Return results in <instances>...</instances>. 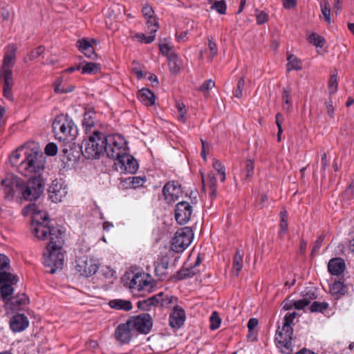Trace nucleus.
I'll return each instance as SVG.
<instances>
[{
	"label": "nucleus",
	"mask_w": 354,
	"mask_h": 354,
	"mask_svg": "<svg viewBox=\"0 0 354 354\" xmlns=\"http://www.w3.org/2000/svg\"><path fill=\"white\" fill-rule=\"evenodd\" d=\"M74 86H67L64 84L62 78H59L56 80L54 84V91L56 93H67L74 90Z\"/></svg>",
	"instance_id": "c756f323"
},
{
	"label": "nucleus",
	"mask_w": 354,
	"mask_h": 354,
	"mask_svg": "<svg viewBox=\"0 0 354 354\" xmlns=\"http://www.w3.org/2000/svg\"><path fill=\"white\" fill-rule=\"evenodd\" d=\"M214 86V82L212 80H208L203 82L201 86V91L203 93L208 92V91Z\"/></svg>",
	"instance_id": "13d9d810"
},
{
	"label": "nucleus",
	"mask_w": 354,
	"mask_h": 354,
	"mask_svg": "<svg viewBox=\"0 0 354 354\" xmlns=\"http://www.w3.org/2000/svg\"><path fill=\"white\" fill-rule=\"evenodd\" d=\"M253 169H254L253 162L251 160H248L246 161V171H247L246 176L248 178H250L253 175Z\"/></svg>",
	"instance_id": "0e129e2a"
},
{
	"label": "nucleus",
	"mask_w": 354,
	"mask_h": 354,
	"mask_svg": "<svg viewBox=\"0 0 354 354\" xmlns=\"http://www.w3.org/2000/svg\"><path fill=\"white\" fill-rule=\"evenodd\" d=\"M301 69L300 61L293 55H290L288 57L287 70L289 71L291 70L299 71Z\"/></svg>",
	"instance_id": "473e14b6"
},
{
	"label": "nucleus",
	"mask_w": 354,
	"mask_h": 354,
	"mask_svg": "<svg viewBox=\"0 0 354 354\" xmlns=\"http://www.w3.org/2000/svg\"><path fill=\"white\" fill-rule=\"evenodd\" d=\"M44 151L48 156H55L57 153V146L54 142H50L46 146Z\"/></svg>",
	"instance_id": "3c124183"
},
{
	"label": "nucleus",
	"mask_w": 354,
	"mask_h": 354,
	"mask_svg": "<svg viewBox=\"0 0 354 354\" xmlns=\"http://www.w3.org/2000/svg\"><path fill=\"white\" fill-rule=\"evenodd\" d=\"M44 190V184L40 178H30L22 189V196L26 201L37 199Z\"/></svg>",
	"instance_id": "9b49d317"
},
{
	"label": "nucleus",
	"mask_w": 354,
	"mask_h": 354,
	"mask_svg": "<svg viewBox=\"0 0 354 354\" xmlns=\"http://www.w3.org/2000/svg\"><path fill=\"white\" fill-rule=\"evenodd\" d=\"M337 74L334 73L330 75L328 82V90L329 94H334L337 91Z\"/></svg>",
	"instance_id": "c9c22d12"
},
{
	"label": "nucleus",
	"mask_w": 354,
	"mask_h": 354,
	"mask_svg": "<svg viewBox=\"0 0 354 354\" xmlns=\"http://www.w3.org/2000/svg\"><path fill=\"white\" fill-rule=\"evenodd\" d=\"M153 305V298H148L137 302V307L142 310H149Z\"/></svg>",
	"instance_id": "4c0bfd02"
},
{
	"label": "nucleus",
	"mask_w": 354,
	"mask_h": 354,
	"mask_svg": "<svg viewBox=\"0 0 354 354\" xmlns=\"http://www.w3.org/2000/svg\"><path fill=\"white\" fill-rule=\"evenodd\" d=\"M62 162L64 165H67V167L70 166V162H71L73 160L71 156V153H69V150L66 147L62 149V154L60 155ZM66 165H64L63 167L65 168Z\"/></svg>",
	"instance_id": "ea45409f"
},
{
	"label": "nucleus",
	"mask_w": 354,
	"mask_h": 354,
	"mask_svg": "<svg viewBox=\"0 0 354 354\" xmlns=\"http://www.w3.org/2000/svg\"><path fill=\"white\" fill-rule=\"evenodd\" d=\"M27 211L32 214V232L38 239L49 240L44 253V263L46 267L50 268L48 272L54 274L57 270H61L64 265L63 232L58 227L50 225L46 221V213L38 210L35 204L28 205Z\"/></svg>",
	"instance_id": "f257e3e1"
},
{
	"label": "nucleus",
	"mask_w": 354,
	"mask_h": 354,
	"mask_svg": "<svg viewBox=\"0 0 354 354\" xmlns=\"http://www.w3.org/2000/svg\"><path fill=\"white\" fill-rule=\"evenodd\" d=\"M153 325L151 317L148 313H142L134 317V329L142 334H148Z\"/></svg>",
	"instance_id": "dca6fc26"
},
{
	"label": "nucleus",
	"mask_w": 354,
	"mask_h": 354,
	"mask_svg": "<svg viewBox=\"0 0 354 354\" xmlns=\"http://www.w3.org/2000/svg\"><path fill=\"white\" fill-rule=\"evenodd\" d=\"M212 9L216 10L219 14L223 15L226 11V4L225 1H216L211 6Z\"/></svg>",
	"instance_id": "a18cd8bd"
},
{
	"label": "nucleus",
	"mask_w": 354,
	"mask_h": 354,
	"mask_svg": "<svg viewBox=\"0 0 354 354\" xmlns=\"http://www.w3.org/2000/svg\"><path fill=\"white\" fill-rule=\"evenodd\" d=\"M10 261L8 258L2 254H0V283L10 282L15 283L18 279L16 275L6 272L9 268Z\"/></svg>",
	"instance_id": "f3484780"
},
{
	"label": "nucleus",
	"mask_w": 354,
	"mask_h": 354,
	"mask_svg": "<svg viewBox=\"0 0 354 354\" xmlns=\"http://www.w3.org/2000/svg\"><path fill=\"white\" fill-rule=\"evenodd\" d=\"M146 180L145 176H134V189L142 187Z\"/></svg>",
	"instance_id": "052dcab7"
},
{
	"label": "nucleus",
	"mask_w": 354,
	"mask_h": 354,
	"mask_svg": "<svg viewBox=\"0 0 354 354\" xmlns=\"http://www.w3.org/2000/svg\"><path fill=\"white\" fill-rule=\"evenodd\" d=\"M138 99L145 105L151 106L155 104L156 97L148 88H143L138 92Z\"/></svg>",
	"instance_id": "b1692460"
},
{
	"label": "nucleus",
	"mask_w": 354,
	"mask_h": 354,
	"mask_svg": "<svg viewBox=\"0 0 354 354\" xmlns=\"http://www.w3.org/2000/svg\"><path fill=\"white\" fill-rule=\"evenodd\" d=\"M309 304H310V299H307V298H304L295 301L293 302V306H295V308L296 309L302 310L306 306H308Z\"/></svg>",
	"instance_id": "8fccbe9b"
},
{
	"label": "nucleus",
	"mask_w": 354,
	"mask_h": 354,
	"mask_svg": "<svg viewBox=\"0 0 354 354\" xmlns=\"http://www.w3.org/2000/svg\"><path fill=\"white\" fill-rule=\"evenodd\" d=\"M256 18L258 24H263L268 21V16L266 12L257 10L256 12Z\"/></svg>",
	"instance_id": "6e6d98bb"
},
{
	"label": "nucleus",
	"mask_w": 354,
	"mask_h": 354,
	"mask_svg": "<svg viewBox=\"0 0 354 354\" xmlns=\"http://www.w3.org/2000/svg\"><path fill=\"white\" fill-rule=\"evenodd\" d=\"M32 147V142L27 143L24 146L19 147L15 152L12 153L11 160L12 163L17 164L19 160L24 156L25 158V153L26 151H30Z\"/></svg>",
	"instance_id": "cd10ccee"
},
{
	"label": "nucleus",
	"mask_w": 354,
	"mask_h": 354,
	"mask_svg": "<svg viewBox=\"0 0 354 354\" xmlns=\"http://www.w3.org/2000/svg\"><path fill=\"white\" fill-rule=\"evenodd\" d=\"M28 303V298L25 294H19L16 297H11L9 301H6L4 308L9 312L19 310L21 306Z\"/></svg>",
	"instance_id": "aec40b11"
},
{
	"label": "nucleus",
	"mask_w": 354,
	"mask_h": 354,
	"mask_svg": "<svg viewBox=\"0 0 354 354\" xmlns=\"http://www.w3.org/2000/svg\"><path fill=\"white\" fill-rule=\"evenodd\" d=\"M17 47L14 44L7 46L1 67L0 78L3 80V96L9 100H12V88L14 84L12 68L15 63Z\"/></svg>",
	"instance_id": "20e7f679"
},
{
	"label": "nucleus",
	"mask_w": 354,
	"mask_h": 354,
	"mask_svg": "<svg viewBox=\"0 0 354 354\" xmlns=\"http://www.w3.org/2000/svg\"><path fill=\"white\" fill-rule=\"evenodd\" d=\"M104 152L115 160V165L118 171L127 175L133 173V156L129 151L126 139L120 134L104 136Z\"/></svg>",
	"instance_id": "f03ea898"
},
{
	"label": "nucleus",
	"mask_w": 354,
	"mask_h": 354,
	"mask_svg": "<svg viewBox=\"0 0 354 354\" xmlns=\"http://www.w3.org/2000/svg\"><path fill=\"white\" fill-rule=\"evenodd\" d=\"M96 41L95 39H92L91 41H88L86 39H82L77 41V45L79 50L83 53L86 50V48H90L93 44H95Z\"/></svg>",
	"instance_id": "79ce46f5"
},
{
	"label": "nucleus",
	"mask_w": 354,
	"mask_h": 354,
	"mask_svg": "<svg viewBox=\"0 0 354 354\" xmlns=\"http://www.w3.org/2000/svg\"><path fill=\"white\" fill-rule=\"evenodd\" d=\"M1 297L6 304V301H9L11 298L10 296L14 292V288L10 284L5 283L1 287Z\"/></svg>",
	"instance_id": "2f4dec72"
},
{
	"label": "nucleus",
	"mask_w": 354,
	"mask_h": 354,
	"mask_svg": "<svg viewBox=\"0 0 354 354\" xmlns=\"http://www.w3.org/2000/svg\"><path fill=\"white\" fill-rule=\"evenodd\" d=\"M147 32L149 35H145L144 33H136L134 35V37L136 38L138 41L143 44H151L156 39V32L152 31V27L150 29L147 28Z\"/></svg>",
	"instance_id": "c85d7f7f"
},
{
	"label": "nucleus",
	"mask_w": 354,
	"mask_h": 354,
	"mask_svg": "<svg viewBox=\"0 0 354 354\" xmlns=\"http://www.w3.org/2000/svg\"><path fill=\"white\" fill-rule=\"evenodd\" d=\"M131 273L127 272L124 276L122 277V280L124 285H126L129 288H133V279H130Z\"/></svg>",
	"instance_id": "680f3d73"
},
{
	"label": "nucleus",
	"mask_w": 354,
	"mask_h": 354,
	"mask_svg": "<svg viewBox=\"0 0 354 354\" xmlns=\"http://www.w3.org/2000/svg\"><path fill=\"white\" fill-rule=\"evenodd\" d=\"M207 180L209 184V186L212 189V194H214L215 192H216L215 187H216V176H215L214 174H213L212 172L209 173L208 174Z\"/></svg>",
	"instance_id": "4d7b16f0"
},
{
	"label": "nucleus",
	"mask_w": 354,
	"mask_h": 354,
	"mask_svg": "<svg viewBox=\"0 0 354 354\" xmlns=\"http://www.w3.org/2000/svg\"><path fill=\"white\" fill-rule=\"evenodd\" d=\"M322 13L324 15L325 20L330 24V8L328 0H323L320 4Z\"/></svg>",
	"instance_id": "f704fd0d"
},
{
	"label": "nucleus",
	"mask_w": 354,
	"mask_h": 354,
	"mask_svg": "<svg viewBox=\"0 0 354 354\" xmlns=\"http://www.w3.org/2000/svg\"><path fill=\"white\" fill-rule=\"evenodd\" d=\"M82 53H84L86 57H87L91 59H94L97 57V55L95 53L93 45L90 46V48H86V50L84 51Z\"/></svg>",
	"instance_id": "e2e57ef3"
},
{
	"label": "nucleus",
	"mask_w": 354,
	"mask_h": 354,
	"mask_svg": "<svg viewBox=\"0 0 354 354\" xmlns=\"http://www.w3.org/2000/svg\"><path fill=\"white\" fill-rule=\"evenodd\" d=\"M309 41L317 47H323L325 44V39L316 33H312L308 37Z\"/></svg>",
	"instance_id": "e433bc0d"
},
{
	"label": "nucleus",
	"mask_w": 354,
	"mask_h": 354,
	"mask_svg": "<svg viewBox=\"0 0 354 354\" xmlns=\"http://www.w3.org/2000/svg\"><path fill=\"white\" fill-rule=\"evenodd\" d=\"M67 194L68 186L63 179H55L52 181L48 188V194L53 202H62Z\"/></svg>",
	"instance_id": "f8f14e48"
},
{
	"label": "nucleus",
	"mask_w": 354,
	"mask_h": 354,
	"mask_svg": "<svg viewBox=\"0 0 354 354\" xmlns=\"http://www.w3.org/2000/svg\"><path fill=\"white\" fill-rule=\"evenodd\" d=\"M330 295L335 299H338L345 295L348 291L347 287L341 281H335L330 286L329 289Z\"/></svg>",
	"instance_id": "5701e85b"
},
{
	"label": "nucleus",
	"mask_w": 354,
	"mask_h": 354,
	"mask_svg": "<svg viewBox=\"0 0 354 354\" xmlns=\"http://www.w3.org/2000/svg\"><path fill=\"white\" fill-rule=\"evenodd\" d=\"M192 213V207L187 202L181 201L176 206L175 218L180 225H185L189 221Z\"/></svg>",
	"instance_id": "2eb2a0df"
},
{
	"label": "nucleus",
	"mask_w": 354,
	"mask_h": 354,
	"mask_svg": "<svg viewBox=\"0 0 354 354\" xmlns=\"http://www.w3.org/2000/svg\"><path fill=\"white\" fill-rule=\"evenodd\" d=\"M194 234L189 227H185L178 230L172 239V250L176 252L185 250L192 242Z\"/></svg>",
	"instance_id": "6e6552de"
},
{
	"label": "nucleus",
	"mask_w": 354,
	"mask_h": 354,
	"mask_svg": "<svg viewBox=\"0 0 354 354\" xmlns=\"http://www.w3.org/2000/svg\"><path fill=\"white\" fill-rule=\"evenodd\" d=\"M290 93V88H283V100L284 104L283 105V108L285 110H289V109H290V106H289V104H290V100H289Z\"/></svg>",
	"instance_id": "603ef678"
},
{
	"label": "nucleus",
	"mask_w": 354,
	"mask_h": 354,
	"mask_svg": "<svg viewBox=\"0 0 354 354\" xmlns=\"http://www.w3.org/2000/svg\"><path fill=\"white\" fill-rule=\"evenodd\" d=\"M44 51L43 46H39L30 53V54L25 58V62L32 61L39 57Z\"/></svg>",
	"instance_id": "c03bdc74"
},
{
	"label": "nucleus",
	"mask_w": 354,
	"mask_h": 354,
	"mask_svg": "<svg viewBox=\"0 0 354 354\" xmlns=\"http://www.w3.org/2000/svg\"><path fill=\"white\" fill-rule=\"evenodd\" d=\"M326 107L327 109V113L330 118H333L334 115V108L331 100H329L326 102Z\"/></svg>",
	"instance_id": "69168bd1"
},
{
	"label": "nucleus",
	"mask_w": 354,
	"mask_h": 354,
	"mask_svg": "<svg viewBox=\"0 0 354 354\" xmlns=\"http://www.w3.org/2000/svg\"><path fill=\"white\" fill-rule=\"evenodd\" d=\"M213 167L218 171V174H220L221 171H225L224 165L217 160L214 161Z\"/></svg>",
	"instance_id": "338daca9"
},
{
	"label": "nucleus",
	"mask_w": 354,
	"mask_h": 354,
	"mask_svg": "<svg viewBox=\"0 0 354 354\" xmlns=\"http://www.w3.org/2000/svg\"><path fill=\"white\" fill-rule=\"evenodd\" d=\"M209 322H210V328L212 330H216L219 328L221 323V319L219 317L218 314L214 311L210 317H209Z\"/></svg>",
	"instance_id": "58836bf2"
},
{
	"label": "nucleus",
	"mask_w": 354,
	"mask_h": 354,
	"mask_svg": "<svg viewBox=\"0 0 354 354\" xmlns=\"http://www.w3.org/2000/svg\"><path fill=\"white\" fill-rule=\"evenodd\" d=\"M186 319L185 310L178 305H175L169 315V326L174 329H179Z\"/></svg>",
	"instance_id": "a211bd4d"
},
{
	"label": "nucleus",
	"mask_w": 354,
	"mask_h": 354,
	"mask_svg": "<svg viewBox=\"0 0 354 354\" xmlns=\"http://www.w3.org/2000/svg\"><path fill=\"white\" fill-rule=\"evenodd\" d=\"M87 135L82 143V153L87 159L99 158L104 152V135L97 129Z\"/></svg>",
	"instance_id": "39448f33"
},
{
	"label": "nucleus",
	"mask_w": 354,
	"mask_h": 354,
	"mask_svg": "<svg viewBox=\"0 0 354 354\" xmlns=\"http://www.w3.org/2000/svg\"><path fill=\"white\" fill-rule=\"evenodd\" d=\"M154 288V280L149 274L136 272L134 268V296H145L151 293Z\"/></svg>",
	"instance_id": "0eeeda50"
},
{
	"label": "nucleus",
	"mask_w": 354,
	"mask_h": 354,
	"mask_svg": "<svg viewBox=\"0 0 354 354\" xmlns=\"http://www.w3.org/2000/svg\"><path fill=\"white\" fill-rule=\"evenodd\" d=\"M82 124L85 128L87 134H91L95 129V113L92 112L85 113Z\"/></svg>",
	"instance_id": "393cba45"
},
{
	"label": "nucleus",
	"mask_w": 354,
	"mask_h": 354,
	"mask_svg": "<svg viewBox=\"0 0 354 354\" xmlns=\"http://www.w3.org/2000/svg\"><path fill=\"white\" fill-rule=\"evenodd\" d=\"M133 330V317L127 322L119 324L115 330V337L121 344H127L131 341Z\"/></svg>",
	"instance_id": "ddd939ff"
},
{
	"label": "nucleus",
	"mask_w": 354,
	"mask_h": 354,
	"mask_svg": "<svg viewBox=\"0 0 354 354\" xmlns=\"http://www.w3.org/2000/svg\"><path fill=\"white\" fill-rule=\"evenodd\" d=\"M120 187L122 189H131L133 187V177L122 176L120 178Z\"/></svg>",
	"instance_id": "37998d69"
},
{
	"label": "nucleus",
	"mask_w": 354,
	"mask_h": 354,
	"mask_svg": "<svg viewBox=\"0 0 354 354\" xmlns=\"http://www.w3.org/2000/svg\"><path fill=\"white\" fill-rule=\"evenodd\" d=\"M30 151H26L25 158L19 164L18 171L30 178H40L44 169V160L37 144L32 142Z\"/></svg>",
	"instance_id": "7ed1b4c3"
},
{
	"label": "nucleus",
	"mask_w": 354,
	"mask_h": 354,
	"mask_svg": "<svg viewBox=\"0 0 354 354\" xmlns=\"http://www.w3.org/2000/svg\"><path fill=\"white\" fill-rule=\"evenodd\" d=\"M293 329L288 326L279 327L275 335V342L283 354H290L292 352L291 340Z\"/></svg>",
	"instance_id": "1a4fd4ad"
},
{
	"label": "nucleus",
	"mask_w": 354,
	"mask_h": 354,
	"mask_svg": "<svg viewBox=\"0 0 354 354\" xmlns=\"http://www.w3.org/2000/svg\"><path fill=\"white\" fill-rule=\"evenodd\" d=\"M162 194L168 204L176 201L182 194L180 185L178 183L171 181L165 185L162 188Z\"/></svg>",
	"instance_id": "4468645a"
},
{
	"label": "nucleus",
	"mask_w": 354,
	"mask_h": 354,
	"mask_svg": "<svg viewBox=\"0 0 354 354\" xmlns=\"http://www.w3.org/2000/svg\"><path fill=\"white\" fill-rule=\"evenodd\" d=\"M297 316V313L293 312L286 315L282 326L292 328L291 325Z\"/></svg>",
	"instance_id": "de8ad7c7"
},
{
	"label": "nucleus",
	"mask_w": 354,
	"mask_h": 354,
	"mask_svg": "<svg viewBox=\"0 0 354 354\" xmlns=\"http://www.w3.org/2000/svg\"><path fill=\"white\" fill-rule=\"evenodd\" d=\"M245 86V80L243 77L240 78L238 80L236 90L234 93V95L236 97L240 98L243 96V90Z\"/></svg>",
	"instance_id": "49530a36"
},
{
	"label": "nucleus",
	"mask_w": 354,
	"mask_h": 354,
	"mask_svg": "<svg viewBox=\"0 0 354 354\" xmlns=\"http://www.w3.org/2000/svg\"><path fill=\"white\" fill-rule=\"evenodd\" d=\"M10 328L14 333H19L26 330L29 326V320L24 314H16L10 320Z\"/></svg>",
	"instance_id": "6ab92c4d"
},
{
	"label": "nucleus",
	"mask_w": 354,
	"mask_h": 354,
	"mask_svg": "<svg viewBox=\"0 0 354 354\" xmlns=\"http://www.w3.org/2000/svg\"><path fill=\"white\" fill-rule=\"evenodd\" d=\"M258 325V320L255 318H251L248 322V328L252 331Z\"/></svg>",
	"instance_id": "774afa93"
},
{
	"label": "nucleus",
	"mask_w": 354,
	"mask_h": 354,
	"mask_svg": "<svg viewBox=\"0 0 354 354\" xmlns=\"http://www.w3.org/2000/svg\"><path fill=\"white\" fill-rule=\"evenodd\" d=\"M142 12L146 19L147 28L150 29V28L152 27V31L157 32L159 25L156 18L154 17V11L152 8L148 5H145L142 7Z\"/></svg>",
	"instance_id": "412c9836"
},
{
	"label": "nucleus",
	"mask_w": 354,
	"mask_h": 354,
	"mask_svg": "<svg viewBox=\"0 0 354 354\" xmlns=\"http://www.w3.org/2000/svg\"><path fill=\"white\" fill-rule=\"evenodd\" d=\"M176 107L178 112V120L185 122L186 120V111L185 109V105L183 104L178 103Z\"/></svg>",
	"instance_id": "5fc2aeb1"
},
{
	"label": "nucleus",
	"mask_w": 354,
	"mask_h": 354,
	"mask_svg": "<svg viewBox=\"0 0 354 354\" xmlns=\"http://www.w3.org/2000/svg\"><path fill=\"white\" fill-rule=\"evenodd\" d=\"M327 267L330 274L339 276L344 272L346 268V264L344 259L340 257H335L328 261Z\"/></svg>",
	"instance_id": "4be33fe9"
},
{
	"label": "nucleus",
	"mask_w": 354,
	"mask_h": 354,
	"mask_svg": "<svg viewBox=\"0 0 354 354\" xmlns=\"http://www.w3.org/2000/svg\"><path fill=\"white\" fill-rule=\"evenodd\" d=\"M100 272L106 279H111L114 277L115 272L109 266H104L102 268Z\"/></svg>",
	"instance_id": "09e8293b"
},
{
	"label": "nucleus",
	"mask_w": 354,
	"mask_h": 354,
	"mask_svg": "<svg viewBox=\"0 0 354 354\" xmlns=\"http://www.w3.org/2000/svg\"><path fill=\"white\" fill-rule=\"evenodd\" d=\"M80 69L82 74H94L97 72L99 65L93 62H87L83 66H80Z\"/></svg>",
	"instance_id": "72a5a7b5"
},
{
	"label": "nucleus",
	"mask_w": 354,
	"mask_h": 354,
	"mask_svg": "<svg viewBox=\"0 0 354 354\" xmlns=\"http://www.w3.org/2000/svg\"><path fill=\"white\" fill-rule=\"evenodd\" d=\"M99 269L97 261L90 257H80L76 260L75 270L80 275L89 277L95 274Z\"/></svg>",
	"instance_id": "9d476101"
},
{
	"label": "nucleus",
	"mask_w": 354,
	"mask_h": 354,
	"mask_svg": "<svg viewBox=\"0 0 354 354\" xmlns=\"http://www.w3.org/2000/svg\"><path fill=\"white\" fill-rule=\"evenodd\" d=\"M167 61L170 71L174 74L178 73L181 68L182 64L176 54L171 53L170 55H168Z\"/></svg>",
	"instance_id": "a878e982"
},
{
	"label": "nucleus",
	"mask_w": 354,
	"mask_h": 354,
	"mask_svg": "<svg viewBox=\"0 0 354 354\" xmlns=\"http://www.w3.org/2000/svg\"><path fill=\"white\" fill-rule=\"evenodd\" d=\"M159 48H160L161 53L163 55L167 56V57H168V55H169L170 53H171V52H170L171 47L169 46V45L167 43H165V44L160 43Z\"/></svg>",
	"instance_id": "bf43d9fd"
},
{
	"label": "nucleus",
	"mask_w": 354,
	"mask_h": 354,
	"mask_svg": "<svg viewBox=\"0 0 354 354\" xmlns=\"http://www.w3.org/2000/svg\"><path fill=\"white\" fill-rule=\"evenodd\" d=\"M243 268V255L237 251L233 259V273L238 276Z\"/></svg>",
	"instance_id": "7c9ffc66"
},
{
	"label": "nucleus",
	"mask_w": 354,
	"mask_h": 354,
	"mask_svg": "<svg viewBox=\"0 0 354 354\" xmlns=\"http://www.w3.org/2000/svg\"><path fill=\"white\" fill-rule=\"evenodd\" d=\"M109 306L111 308L116 310H129L132 308L131 301L123 300V299H113L109 303Z\"/></svg>",
	"instance_id": "bb28decb"
},
{
	"label": "nucleus",
	"mask_w": 354,
	"mask_h": 354,
	"mask_svg": "<svg viewBox=\"0 0 354 354\" xmlns=\"http://www.w3.org/2000/svg\"><path fill=\"white\" fill-rule=\"evenodd\" d=\"M53 129L57 139L67 143L73 140L77 134V129L73 120L62 114L54 120Z\"/></svg>",
	"instance_id": "423d86ee"
},
{
	"label": "nucleus",
	"mask_w": 354,
	"mask_h": 354,
	"mask_svg": "<svg viewBox=\"0 0 354 354\" xmlns=\"http://www.w3.org/2000/svg\"><path fill=\"white\" fill-rule=\"evenodd\" d=\"M328 307V304L326 302L314 301L310 306L311 312H323Z\"/></svg>",
	"instance_id": "a19ab883"
},
{
	"label": "nucleus",
	"mask_w": 354,
	"mask_h": 354,
	"mask_svg": "<svg viewBox=\"0 0 354 354\" xmlns=\"http://www.w3.org/2000/svg\"><path fill=\"white\" fill-rule=\"evenodd\" d=\"M208 47L210 52V57L212 59L217 54V46L212 37L208 38Z\"/></svg>",
	"instance_id": "864d4df0"
}]
</instances>
